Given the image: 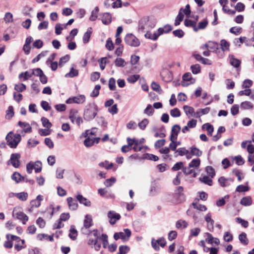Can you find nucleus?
I'll list each match as a JSON object with an SVG mask.
<instances>
[{
  "mask_svg": "<svg viewBox=\"0 0 254 254\" xmlns=\"http://www.w3.org/2000/svg\"><path fill=\"white\" fill-rule=\"evenodd\" d=\"M98 107L94 103H90L87 105L84 111L83 118L87 121L93 120L97 115Z\"/></svg>",
  "mask_w": 254,
  "mask_h": 254,
  "instance_id": "f257e3e1",
  "label": "nucleus"
},
{
  "mask_svg": "<svg viewBox=\"0 0 254 254\" xmlns=\"http://www.w3.org/2000/svg\"><path fill=\"white\" fill-rule=\"evenodd\" d=\"M155 26V22L150 20L148 17H144L140 19L138 22V30L144 32L145 30H149Z\"/></svg>",
  "mask_w": 254,
  "mask_h": 254,
  "instance_id": "f03ea898",
  "label": "nucleus"
},
{
  "mask_svg": "<svg viewBox=\"0 0 254 254\" xmlns=\"http://www.w3.org/2000/svg\"><path fill=\"white\" fill-rule=\"evenodd\" d=\"M5 139L7 145L12 148H15L21 139L19 134H14L10 131L6 136Z\"/></svg>",
  "mask_w": 254,
  "mask_h": 254,
  "instance_id": "7ed1b4c3",
  "label": "nucleus"
},
{
  "mask_svg": "<svg viewBox=\"0 0 254 254\" xmlns=\"http://www.w3.org/2000/svg\"><path fill=\"white\" fill-rule=\"evenodd\" d=\"M184 191V188L182 186L177 187L175 190L174 197L177 202L181 203L185 201L186 195Z\"/></svg>",
  "mask_w": 254,
  "mask_h": 254,
  "instance_id": "20e7f679",
  "label": "nucleus"
},
{
  "mask_svg": "<svg viewBox=\"0 0 254 254\" xmlns=\"http://www.w3.org/2000/svg\"><path fill=\"white\" fill-rule=\"evenodd\" d=\"M125 41L131 47H138L140 45L139 40L132 34H127L125 38Z\"/></svg>",
  "mask_w": 254,
  "mask_h": 254,
  "instance_id": "39448f33",
  "label": "nucleus"
},
{
  "mask_svg": "<svg viewBox=\"0 0 254 254\" xmlns=\"http://www.w3.org/2000/svg\"><path fill=\"white\" fill-rule=\"evenodd\" d=\"M12 216L17 219L22 220L23 224H25L28 220V217L25 213L21 211H17L15 208L13 211Z\"/></svg>",
  "mask_w": 254,
  "mask_h": 254,
  "instance_id": "423d86ee",
  "label": "nucleus"
},
{
  "mask_svg": "<svg viewBox=\"0 0 254 254\" xmlns=\"http://www.w3.org/2000/svg\"><path fill=\"white\" fill-rule=\"evenodd\" d=\"M108 217L110 219L109 222L111 225H114L116 221L121 218L120 215L114 211H109L108 213Z\"/></svg>",
  "mask_w": 254,
  "mask_h": 254,
  "instance_id": "0eeeda50",
  "label": "nucleus"
},
{
  "mask_svg": "<svg viewBox=\"0 0 254 254\" xmlns=\"http://www.w3.org/2000/svg\"><path fill=\"white\" fill-rule=\"evenodd\" d=\"M21 156L19 153H12L11 155L10 160L12 166L15 168L19 167L20 163L19 159Z\"/></svg>",
  "mask_w": 254,
  "mask_h": 254,
  "instance_id": "6e6552de",
  "label": "nucleus"
},
{
  "mask_svg": "<svg viewBox=\"0 0 254 254\" xmlns=\"http://www.w3.org/2000/svg\"><path fill=\"white\" fill-rule=\"evenodd\" d=\"M100 138L99 137H90L88 136L84 141V144L87 147L93 146L94 143H98Z\"/></svg>",
  "mask_w": 254,
  "mask_h": 254,
  "instance_id": "1a4fd4ad",
  "label": "nucleus"
},
{
  "mask_svg": "<svg viewBox=\"0 0 254 254\" xmlns=\"http://www.w3.org/2000/svg\"><path fill=\"white\" fill-rule=\"evenodd\" d=\"M229 59L230 64L233 67L237 68V70H240L239 68H240L241 64V60L235 58V56L233 55H229Z\"/></svg>",
  "mask_w": 254,
  "mask_h": 254,
  "instance_id": "9d476101",
  "label": "nucleus"
},
{
  "mask_svg": "<svg viewBox=\"0 0 254 254\" xmlns=\"http://www.w3.org/2000/svg\"><path fill=\"white\" fill-rule=\"evenodd\" d=\"M76 198L80 204H82L87 207L91 206V201L87 198L84 197L82 195L78 194L76 195Z\"/></svg>",
  "mask_w": 254,
  "mask_h": 254,
  "instance_id": "9b49d317",
  "label": "nucleus"
},
{
  "mask_svg": "<svg viewBox=\"0 0 254 254\" xmlns=\"http://www.w3.org/2000/svg\"><path fill=\"white\" fill-rule=\"evenodd\" d=\"M66 200L70 209L75 210L77 209L78 205L76 201L74 200L72 197H68L67 198Z\"/></svg>",
  "mask_w": 254,
  "mask_h": 254,
  "instance_id": "f8f14e48",
  "label": "nucleus"
},
{
  "mask_svg": "<svg viewBox=\"0 0 254 254\" xmlns=\"http://www.w3.org/2000/svg\"><path fill=\"white\" fill-rule=\"evenodd\" d=\"M102 17L101 20L102 23L105 25L109 24L112 21V16L110 13L106 12L102 14Z\"/></svg>",
  "mask_w": 254,
  "mask_h": 254,
  "instance_id": "ddd939ff",
  "label": "nucleus"
},
{
  "mask_svg": "<svg viewBox=\"0 0 254 254\" xmlns=\"http://www.w3.org/2000/svg\"><path fill=\"white\" fill-rule=\"evenodd\" d=\"M92 216L89 214L86 215L84 220V228L85 229H88L92 225Z\"/></svg>",
  "mask_w": 254,
  "mask_h": 254,
  "instance_id": "4468645a",
  "label": "nucleus"
},
{
  "mask_svg": "<svg viewBox=\"0 0 254 254\" xmlns=\"http://www.w3.org/2000/svg\"><path fill=\"white\" fill-rule=\"evenodd\" d=\"M184 24L186 27H192L195 32H197L196 29V22L189 19H185Z\"/></svg>",
  "mask_w": 254,
  "mask_h": 254,
  "instance_id": "2eb2a0df",
  "label": "nucleus"
},
{
  "mask_svg": "<svg viewBox=\"0 0 254 254\" xmlns=\"http://www.w3.org/2000/svg\"><path fill=\"white\" fill-rule=\"evenodd\" d=\"M183 108L185 113L189 118L194 116V109L192 107L185 105L184 106Z\"/></svg>",
  "mask_w": 254,
  "mask_h": 254,
  "instance_id": "dca6fc26",
  "label": "nucleus"
},
{
  "mask_svg": "<svg viewBox=\"0 0 254 254\" xmlns=\"http://www.w3.org/2000/svg\"><path fill=\"white\" fill-rule=\"evenodd\" d=\"M92 32V28L89 27L87 31L84 34L83 37V42L84 44H87L89 42Z\"/></svg>",
  "mask_w": 254,
  "mask_h": 254,
  "instance_id": "f3484780",
  "label": "nucleus"
},
{
  "mask_svg": "<svg viewBox=\"0 0 254 254\" xmlns=\"http://www.w3.org/2000/svg\"><path fill=\"white\" fill-rule=\"evenodd\" d=\"M18 125L21 127L24 128L25 132H31L32 131V127L30 126L28 123L19 121Z\"/></svg>",
  "mask_w": 254,
  "mask_h": 254,
  "instance_id": "a211bd4d",
  "label": "nucleus"
},
{
  "mask_svg": "<svg viewBox=\"0 0 254 254\" xmlns=\"http://www.w3.org/2000/svg\"><path fill=\"white\" fill-rule=\"evenodd\" d=\"M11 179L16 183H18L22 180H24V177L22 176L19 173L15 172L11 175Z\"/></svg>",
  "mask_w": 254,
  "mask_h": 254,
  "instance_id": "6ab92c4d",
  "label": "nucleus"
},
{
  "mask_svg": "<svg viewBox=\"0 0 254 254\" xmlns=\"http://www.w3.org/2000/svg\"><path fill=\"white\" fill-rule=\"evenodd\" d=\"M240 203L244 206H250L252 204V197L250 196L243 197L240 201Z\"/></svg>",
  "mask_w": 254,
  "mask_h": 254,
  "instance_id": "aec40b11",
  "label": "nucleus"
},
{
  "mask_svg": "<svg viewBox=\"0 0 254 254\" xmlns=\"http://www.w3.org/2000/svg\"><path fill=\"white\" fill-rule=\"evenodd\" d=\"M182 10H183V7L180 8L179 13H178V15H177V16L176 18L175 22L174 23L175 26H178V25H180V22L181 21H182L184 19V15L182 13Z\"/></svg>",
  "mask_w": 254,
  "mask_h": 254,
  "instance_id": "412c9836",
  "label": "nucleus"
},
{
  "mask_svg": "<svg viewBox=\"0 0 254 254\" xmlns=\"http://www.w3.org/2000/svg\"><path fill=\"white\" fill-rule=\"evenodd\" d=\"M32 76V75L31 73H30L28 71H26L20 73L18 75V78L20 80H22V79H23V81H26Z\"/></svg>",
  "mask_w": 254,
  "mask_h": 254,
  "instance_id": "4be33fe9",
  "label": "nucleus"
},
{
  "mask_svg": "<svg viewBox=\"0 0 254 254\" xmlns=\"http://www.w3.org/2000/svg\"><path fill=\"white\" fill-rule=\"evenodd\" d=\"M70 233L68 235L69 237L72 240H75L77 236V231L73 225H71L69 230Z\"/></svg>",
  "mask_w": 254,
  "mask_h": 254,
  "instance_id": "5701e85b",
  "label": "nucleus"
},
{
  "mask_svg": "<svg viewBox=\"0 0 254 254\" xmlns=\"http://www.w3.org/2000/svg\"><path fill=\"white\" fill-rule=\"evenodd\" d=\"M239 240L244 245H247L249 243V240L247 237V234L245 232H242L239 236Z\"/></svg>",
  "mask_w": 254,
  "mask_h": 254,
  "instance_id": "b1692460",
  "label": "nucleus"
},
{
  "mask_svg": "<svg viewBox=\"0 0 254 254\" xmlns=\"http://www.w3.org/2000/svg\"><path fill=\"white\" fill-rule=\"evenodd\" d=\"M253 104L250 101H244L241 103L240 107L243 110L252 109L253 108Z\"/></svg>",
  "mask_w": 254,
  "mask_h": 254,
  "instance_id": "393cba45",
  "label": "nucleus"
},
{
  "mask_svg": "<svg viewBox=\"0 0 254 254\" xmlns=\"http://www.w3.org/2000/svg\"><path fill=\"white\" fill-rule=\"evenodd\" d=\"M12 194L13 195H14L21 201L26 200L28 197V193L26 192H21L19 193H12Z\"/></svg>",
  "mask_w": 254,
  "mask_h": 254,
  "instance_id": "a878e982",
  "label": "nucleus"
},
{
  "mask_svg": "<svg viewBox=\"0 0 254 254\" xmlns=\"http://www.w3.org/2000/svg\"><path fill=\"white\" fill-rule=\"evenodd\" d=\"M229 180L232 181V180L231 179H226L224 177H221L218 179V182L221 187H225L228 186L230 185V184L228 183Z\"/></svg>",
  "mask_w": 254,
  "mask_h": 254,
  "instance_id": "bb28decb",
  "label": "nucleus"
},
{
  "mask_svg": "<svg viewBox=\"0 0 254 254\" xmlns=\"http://www.w3.org/2000/svg\"><path fill=\"white\" fill-rule=\"evenodd\" d=\"M14 115L13 107L12 106H9L6 111L5 118L10 120L13 117Z\"/></svg>",
  "mask_w": 254,
  "mask_h": 254,
  "instance_id": "cd10ccee",
  "label": "nucleus"
},
{
  "mask_svg": "<svg viewBox=\"0 0 254 254\" xmlns=\"http://www.w3.org/2000/svg\"><path fill=\"white\" fill-rule=\"evenodd\" d=\"M73 102L77 104H82L85 101V96L83 95H80L79 96L73 97Z\"/></svg>",
  "mask_w": 254,
  "mask_h": 254,
  "instance_id": "c85d7f7f",
  "label": "nucleus"
},
{
  "mask_svg": "<svg viewBox=\"0 0 254 254\" xmlns=\"http://www.w3.org/2000/svg\"><path fill=\"white\" fill-rule=\"evenodd\" d=\"M79 74L78 70L75 69L73 67L70 69V71L65 75V77H73L78 76Z\"/></svg>",
  "mask_w": 254,
  "mask_h": 254,
  "instance_id": "c756f323",
  "label": "nucleus"
},
{
  "mask_svg": "<svg viewBox=\"0 0 254 254\" xmlns=\"http://www.w3.org/2000/svg\"><path fill=\"white\" fill-rule=\"evenodd\" d=\"M115 64L117 67H124L126 65L127 63L124 59L118 58L115 61Z\"/></svg>",
  "mask_w": 254,
  "mask_h": 254,
  "instance_id": "7c9ffc66",
  "label": "nucleus"
},
{
  "mask_svg": "<svg viewBox=\"0 0 254 254\" xmlns=\"http://www.w3.org/2000/svg\"><path fill=\"white\" fill-rule=\"evenodd\" d=\"M206 128L208 134L211 136L213 131H214V127L213 126L209 123H206L202 126V128Z\"/></svg>",
  "mask_w": 254,
  "mask_h": 254,
  "instance_id": "2f4dec72",
  "label": "nucleus"
},
{
  "mask_svg": "<svg viewBox=\"0 0 254 254\" xmlns=\"http://www.w3.org/2000/svg\"><path fill=\"white\" fill-rule=\"evenodd\" d=\"M41 120L42 123V125L44 127L48 129H49L52 127V124L51 122H50L49 120L47 118L45 117H42Z\"/></svg>",
  "mask_w": 254,
  "mask_h": 254,
  "instance_id": "473e14b6",
  "label": "nucleus"
},
{
  "mask_svg": "<svg viewBox=\"0 0 254 254\" xmlns=\"http://www.w3.org/2000/svg\"><path fill=\"white\" fill-rule=\"evenodd\" d=\"M26 89V86L23 83L16 84L14 86V90L18 92H22Z\"/></svg>",
  "mask_w": 254,
  "mask_h": 254,
  "instance_id": "72a5a7b5",
  "label": "nucleus"
},
{
  "mask_svg": "<svg viewBox=\"0 0 254 254\" xmlns=\"http://www.w3.org/2000/svg\"><path fill=\"white\" fill-rule=\"evenodd\" d=\"M99 9L98 6H96L94 9L92 10L90 17L89 18V19L91 21H94L97 19V18L98 17L97 13L99 12Z\"/></svg>",
  "mask_w": 254,
  "mask_h": 254,
  "instance_id": "f704fd0d",
  "label": "nucleus"
},
{
  "mask_svg": "<svg viewBox=\"0 0 254 254\" xmlns=\"http://www.w3.org/2000/svg\"><path fill=\"white\" fill-rule=\"evenodd\" d=\"M208 25V20L207 19H204L203 21L199 22L198 26L196 27L197 32L198 30L205 29Z\"/></svg>",
  "mask_w": 254,
  "mask_h": 254,
  "instance_id": "c9c22d12",
  "label": "nucleus"
},
{
  "mask_svg": "<svg viewBox=\"0 0 254 254\" xmlns=\"http://www.w3.org/2000/svg\"><path fill=\"white\" fill-rule=\"evenodd\" d=\"M190 153L192 155L199 157L202 155V151L196 147H192L190 148Z\"/></svg>",
  "mask_w": 254,
  "mask_h": 254,
  "instance_id": "e433bc0d",
  "label": "nucleus"
},
{
  "mask_svg": "<svg viewBox=\"0 0 254 254\" xmlns=\"http://www.w3.org/2000/svg\"><path fill=\"white\" fill-rule=\"evenodd\" d=\"M200 181L203 183L205 184H207L209 186H211L212 185V180L211 179H210L208 176H205L202 178H199Z\"/></svg>",
  "mask_w": 254,
  "mask_h": 254,
  "instance_id": "4c0bfd02",
  "label": "nucleus"
},
{
  "mask_svg": "<svg viewBox=\"0 0 254 254\" xmlns=\"http://www.w3.org/2000/svg\"><path fill=\"white\" fill-rule=\"evenodd\" d=\"M189 167L188 168L183 167V171L186 175H189L191 174H193V177H195L196 176V173L193 171V169H190Z\"/></svg>",
  "mask_w": 254,
  "mask_h": 254,
  "instance_id": "58836bf2",
  "label": "nucleus"
},
{
  "mask_svg": "<svg viewBox=\"0 0 254 254\" xmlns=\"http://www.w3.org/2000/svg\"><path fill=\"white\" fill-rule=\"evenodd\" d=\"M220 45L223 51L229 50L230 44L226 40L224 39L221 40L220 41Z\"/></svg>",
  "mask_w": 254,
  "mask_h": 254,
  "instance_id": "ea45409f",
  "label": "nucleus"
},
{
  "mask_svg": "<svg viewBox=\"0 0 254 254\" xmlns=\"http://www.w3.org/2000/svg\"><path fill=\"white\" fill-rule=\"evenodd\" d=\"M200 160L199 158L193 159L189 163V167H197L200 165Z\"/></svg>",
  "mask_w": 254,
  "mask_h": 254,
  "instance_id": "a19ab883",
  "label": "nucleus"
},
{
  "mask_svg": "<svg viewBox=\"0 0 254 254\" xmlns=\"http://www.w3.org/2000/svg\"><path fill=\"white\" fill-rule=\"evenodd\" d=\"M124 231L125 232V234L124 233L122 232L118 233L120 235V238L122 239H125L126 236L127 238H129L131 235V231L128 229H124Z\"/></svg>",
  "mask_w": 254,
  "mask_h": 254,
  "instance_id": "79ce46f5",
  "label": "nucleus"
},
{
  "mask_svg": "<svg viewBox=\"0 0 254 254\" xmlns=\"http://www.w3.org/2000/svg\"><path fill=\"white\" fill-rule=\"evenodd\" d=\"M151 86L153 90L157 92L159 94H161L162 92L160 86L156 82H153L151 83Z\"/></svg>",
  "mask_w": 254,
  "mask_h": 254,
  "instance_id": "37998d69",
  "label": "nucleus"
},
{
  "mask_svg": "<svg viewBox=\"0 0 254 254\" xmlns=\"http://www.w3.org/2000/svg\"><path fill=\"white\" fill-rule=\"evenodd\" d=\"M154 110L152 108L151 105L148 104L146 109L144 110V113L149 116H152L154 113Z\"/></svg>",
  "mask_w": 254,
  "mask_h": 254,
  "instance_id": "c03bdc74",
  "label": "nucleus"
},
{
  "mask_svg": "<svg viewBox=\"0 0 254 254\" xmlns=\"http://www.w3.org/2000/svg\"><path fill=\"white\" fill-rule=\"evenodd\" d=\"M192 204L195 209L199 211H205L207 210V207L204 205L198 204L195 202H193Z\"/></svg>",
  "mask_w": 254,
  "mask_h": 254,
  "instance_id": "a18cd8bd",
  "label": "nucleus"
},
{
  "mask_svg": "<svg viewBox=\"0 0 254 254\" xmlns=\"http://www.w3.org/2000/svg\"><path fill=\"white\" fill-rule=\"evenodd\" d=\"M188 225V223L185 220H179L176 223V227L178 229H180L183 226V228H187Z\"/></svg>",
  "mask_w": 254,
  "mask_h": 254,
  "instance_id": "49530a36",
  "label": "nucleus"
},
{
  "mask_svg": "<svg viewBox=\"0 0 254 254\" xmlns=\"http://www.w3.org/2000/svg\"><path fill=\"white\" fill-rule=\"evenodd\" d=\"M190 68L191 69L192 72L194 74L199 73L201 70L200 66L198 64H195L191 65Z\"/></svg>",
  "mask_w": 254,
  "mask_h": 254,
  "instance_id": "de8ad7c7",
  "label": "nucleus"
},
{
  "mask_svg": "<svg viewBox=\"0 0 254 254\" xmlns=\"http://www.w3.org/2000/svg\"><path fill=\"white\" fill-rule=\"evenodd\" d=\"M109 87L110 90L114 91L116 89V80L114 78L111 77L109 81Z\"/></svg>",
  "mask_w": 254,
  "mask_h": 254,
  "instance_id": "09e8293b",
  "label": "nucleus"
},
{
  "mask_svg": "<svg viewBox=\"0 0 254 254\" xmlns=\"http://www.w3.org/2000/svg\"><path fill=\"white\" fill-rule=\"evenodd\" d=\"M205 171L207 174L211 178L214 177V176L215 175V170L211 166H207L205 168Z\"/></svg>",
  "mask_w": 254,
  "mask_h": 254,
  "instance_id": "8fccbe9b",
  "label": "nucleus"
},
{
  "mask_svg": "<svg viewBox=\"0 0 254 254\" xmlns=\"http://www.w3.org/2000/svg\"><path fill=\"white\" fill-rule=\"evenodd\" d=\"M149 123V120L147 119H144L141 122L138 123L139 127L142 129L144 130L146 128L147 125Z\"/></svg>",
  "mask_w": 254,
  "mask_h": 254,
  "instance_id": "3c124183",
  "label": "nucleus"
},
{
  "mask_svg": "<svg viewBox=\"0 0 254 254\" xmlns=\"http://www.w3.org/2000/svg\"><path fill=\"white\" fill-rule=\"evenodd\" d=\"M101 89V86L99 84L95 85L94 89L91 94V96L93 97H97L99 94V90Z\"/></svg>",
  "mask_w": 254,
  "mask_h": 254,
  "instance_id": "603ef678",
  "label": "nucleus"
},
{
  "mask_svg": "<svg viewBox=\"0 0 254 254\" xmlns=\"http://www.w3.org/2000/svg\"><path fill=\"white\" fill-rule=\"evenodd\" d=\"M139 77L140 76L138 74L130 75L127 78V80L129 83H134L138 79Z\"/></svg>",
  "mask_w": 254,
  "mask_h": 254,
  "instance_id": "864d4df0",
  "label": "nucleus"
},
{
  "mask_svg": "<svg viewBox=\"0 0 254 254\" xmlns=\"http://www.w3.org/2000/svg\"><path fill=\"white\" fill-rule=\"evenodd\" d=\"M170 115L173 117H179L181 116V112L178 108H175L170 111Z\"/></svg>",
  "mask_w": 254,
  "mask_h": 254,
  "instance_id": "5fc2aeb1",
  "label": "nucleus"
},
{
  "mask_svg": "<svg viewBox=\"0 0 254 254\" xmlns=\"http://www.w3.org/2000/svg\"><path fill=\"white\" fill-rule=\"evenodd\" d=\"M34 165V169L35 172L36 173H39L42 170V163L40 161H37L35 162Z\"/></svg>",
  "mask_w": 254,
  "mask_h": 254,
  "instance_id": "6e6d98bb",
  "label": "nucleus"
},
{
  "mask_svg": "<svg viewBox=\"0 0 254 254\" xmlns=\"http://www.w3.org/2000/svg\"><path fill=\"white\" fill-rule=\"evenodd\" d=\"M181 127L178 125H175L172 127L171 133L178 135L181 130Z\"/></svg>",
  "mask_w": 254,
  "mask_h": 254,
  "instance_id": "4d7b16f0",
  "label": "nucleus"
},
{
  "mask_svg": "<svg viewBox=\"0 0 254 254\" xmlns=\"http://www.w3.org/2000/svg\"><path fill=\"white\" fill-rule=\"evenodd\" d=\"M166 140L165 139H159L157 140L154 144L155 148L158 149L164 146L165 144Z\"/></svg>",
  "mask_w": 254,
  "mask_h": 254,
  "instance_id": "13d9d810",
  "label": "nucleus"
},
{
  "mask_svg": "<svg viewBox=\"0 0 254 254\" xmlns=\"http://www.w3.org/2000/svg\"><path fill=\"white\" fill-rule=\"evenodd\" d=\"M4 20L6 23H10L13 21V15L10 12H6L5 14Z\"/></svg>",
  "mask_w": 254,
  "mask_h": 254,
  "instance_id": "bf43d9fd",
  "label": "nucleus"
},
{
  "mask_svg": "<svg viewBox=\"0 0 254 254\" xmlns=\"http://www.w3.org/2000/svg\"><path fill=\"white\" fill-rule=\"evenodd\" d=\"M70 56L68 55H66L64 56L61 57L59 61V65L62 66L63 64L69 60Z\"/></svg>",
  "mask_w": 254,
  "mask_h": 254,
  "instance_id": "052dcab7",
  "label": "nucleus"
},
{
  "mask_svg": "<svg viewBox=\"0 0 254 254\" xmlns=\"http://www.w3.org/2000/svg\"><path fill=\"white\" fill-rule=\"evenodd\" d=\"M116 181V179L114 177H112L110 179H107L105 182H104V185L107 187H111L113 185V184L115 183Z\"/></svg>",
  "mask_w": 254,
  "mask_h": 254,
  "instance_id": "680f3d73",
  "label": "nucleus"
},
{
  "mask_svg": "<svg viewBox=\"0 0 254 254\" xmlns=\"http://www.w3.org/2000/svg\"><path fill=\"white\" fill-rule=\"evenodd\" d=\"M236 222L238 223H241V225L244 228H247L249 226V223L247 221H246L240 217L236 218Z\"/></svg>",
  "mask_w": 254,
  "mask_h": 254,
  "instance_id": "e2e57ef3",
  "label": "nucleus"
},
{
  "mask_svg": "<svg viewBox=\"0 0 254 254\" xmlns=\"http://www.w3.org/2000/svg\"><path fill=\"white\" fill-rule=\"evenodd\" d=\"M176 152H178L179 155L180 156H184L189 154V151L188 150H187L185 147H181L178 148L176 150Z\"/></svg>",
  "mask_w": 254,
  "mask_h": 254,
  "instance_id": "0e129e2a",
  "label": "nucleus"
},
{
  "mask_svg": "<svg viewBox=\"0 0 254 254\" xmlns=\"http://www.w3.org/2000/svg\"><path fill=\"white\" fill-rule=\"evenodd\" d=\"M173 35L178 38H182L184 36V32L182 29H177L173 32Z\"/></svg>",
  "mask_w": 254,
  "mask_h": 254,
  "instance_id": "69168bd1",
  "label": "nucleus"
},
{
  "mask_svg": "<svg viewBox=\"0 0 254 254\" xmlns=\"http://www.w3.org/2000/svg\"><path fill=\"white\" fill-rule=\"evenodd\" d=\"M129 250V248L127 246H121L119 247V253L121 254H126Z\"/></svg>",
  "mask_w": 254,
  "mask_h": 254,
  "instance_id": "338daca9",
  "label": "nucleus"
},
{
  "mask_svg": "<svg viewBox=\"0 0 254 254\" xmlns=\"http://www.w3.org/2000/svg\"><path fill=\"white\" fill-rule=\"evenodd\" d=\"M106 48L109 51H112L114 49V44L111 38H108L107 39L106 44Z\"/></svg>",
  "mask_w": 254,
  "mask_h": 254,
  "instance_id": "774afa93",
  "label": "nucleus"
}]
</instances>
